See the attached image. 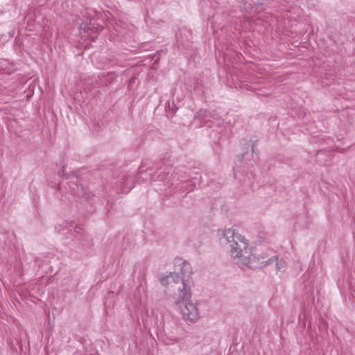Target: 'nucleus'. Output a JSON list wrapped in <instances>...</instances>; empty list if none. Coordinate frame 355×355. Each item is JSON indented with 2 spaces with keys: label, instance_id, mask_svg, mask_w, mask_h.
<instances>
[{
  "label": "nucleus",
  "instance_id": "f257e3e1",
  "mask_svg": "<svg viewBox=\"0 0 355 355\" xmlns=\"http://www.w3.org/2000/svg\"><path fill=\"white\" fill-rule=\"evenodd\" d=\"M181 265L180 272H170L159 279L161 284L167 286L166 293L175 305H181L185 300L191 297V288L193 286L190 263L183 261Z\"/></svg>",
  "mask_w": 355,
  "mask_h": 355
},
{
  "label": "nucleus",
  "instance_id": "f03ea898",
  "mask_svg": "<svg viewBox=\"0 0 355 355\" xmlns=\"http://www.w3.org/2000/svg\"><path fill=\"white\" fill-rule=\"evenodd\" d=\"M223 239L229 245L230 255L235 264L240 268H258L257 257L252 253L249 243L243 236L230 228L223 232Z\"/></svg>",
  "mask_w": 355,
  "mask_h": 355
},
{
  "label": "nucleus",
  "instance_id": "7ed1b4c3",
  "mask_svg": "<svg viewBox=\"0 0 355 355\" xmlns=\"http://www.w3.org/2000/svg\"><path fill=\"white\" fill-rule=\"evenodd\" d=\"M198 306V302L191 300V297L185 300L181 305H176L182 314V318L184 320L192 322H196L199 318V309Z\"/></svg>",
  "mask_w": 355,
  "mask_h": 355
},
{
  "label": "nucleus",
  "instance_id": "20e7f679",
  "mask_svg": "<svg viewBox=\"0 0 355 355\" xmlns=\"http://www.w3.org/2000/svg\"><path fill=\"white\" fill-rule=\"evenodd\" d=\"M156 168L157 171L155 172L154 175H152L151 169H147L146 172L148 173L147 175L149 177L144 178L141 175L144 171L142 169V166L140 167L137 179H141L142 180H148V179H152L154 182H163L165 184V185L171 187L172 185H170V184H167L168 180L169 179H172L171 175L168 176L171 168L168 166H164V168L162 166H157Z\"/></svg>",
  "mask_w": 355,
  "mask_h": 355
},
{
  "label": "nucleus",
  "instance_id": "39448f33",
  "mask_svg": "<svg viewBox=\"0 0 355 355\" xmlns=\"http://www.w3.org/2000/svg\"><path fill=\"white\" fill-rule=\"evenodd\" d=\"M195 117L199 119L203 125L208 127L218 125L220 123V120L216 114H211L207 110L198 112Z\"/></svg>",
  "mask_w": 355,
  "mask_h": 355
},
{
  "label": "nucleus",
  "instance_id": "423d86ee",
  "mask_svg": "<svg viewBox=\"0 0 355 355\" xmlns=\"http://www.w3.org/2000/svg\"><path fill=\"white\" fill-rule=\"evenodd\" d=\"M96 76H90L85 78L82 83V87L86 93H91L94 96L98 93V89L101 87Z\"/></svg>",
  "mask_w": 355,
  "mask_h": 355
},
{
  "label": "nucleus",
  "instance_id": "0eeeda50",
  "mask_svg": "<svg viewBox=\"0 0 355 355\" xmlns=\"http://www.w3.org/2000/svg\"><path fill=\"white\" fill-rule=\"evenodd\" d=\"M192 40V33L190 30L182 28L177 35L178 48L188 49L190 47Z\"/></svg>",
  "mask_w": 355,
  "mask_h": 355
},
{
  "label": "nucleus",
  "instance_id": "6e6552de",
  "mask_svg": "<svg viewBox=\"0 0 355 355\" xmlns=\"http://www.w3.org/2000/svg\"><path fill=\"white\" fill-rule=\"evenodd\" d=\"M80 29L89 35L91 33H99L103 29V26L96 24V20L89 19V21L83 22L80 25Z\"/></svg>",
  "mask_w": 355,
  "mask_h": 355
},
{
  "label": "nucleus",
  "instance_id": "1a4fd4ad",
  "mask_svg": "<svg viewBox=\"0 0 355 355\" xmlns=\"http://www.w3.org/2000/svg\"><path fill=\"white\" fill-rule=\"evenodd\" d=\"M257 141V140L252 141H246L244 146V150H245L243 153L241 154V157H238V159L239 162H243L245 159H247L249 157L252 156L253 153H255L256 155H258L259 152L258 150H255L254 146L255 142Z\"/></svg>",
  "mask_w": 355,
  "mask_h": 355
},
{
  "label": "nucleus",
  "instance_id": "9d476101",
  "mask_svg": "<svg viewBox=\"0 0 355 355\" xmlns=\"http://www.w3.org/2000/svg\"><path fill=\"white\" fill-rule=\"evenodd\" d=\"M172 179H169L167 184L170 185L177 184L178 181L187 182L188 181L189 175L187 173L182 169H175L171 174Z\"/></svg>",
  "mask_w": 355,
  "mask_h": 355
},
{
  "label": "nucleus",
  "instance_id": "9b49d317",
  "mask_svg": "<svg viewBox=\"0 0 355 355\" xmlns=\"http://www.w3.org/2000/svg\"><path fill=\"white\" fill-rule=\"evenodd\" d=\"M273 259L276 261V267L278 270H283L286 268V263L283 260H278L277 257L276 256L272 257L270 259H266L264 257H257V262L258 267H259L260 265L266 266L268 264H270L272 262Z\"/></svg>",
  "mask_w": 355,
  "mask_h": 355
},
{
  "label": "nucleus",
  "instance_id": "f8f14e48",
  "mask_svg": "<svg viewBox=\"0 0 355 355\" xmlns=\"http://www.w3.org/2000/svg\"><path fill=\"white\" fill-rule=\"evenodd\" d=\"M133 182V178L131 176H123L121 178V181L119 183V185L118 187V189L121 193H128L130 192L133 187H135L132 184Z\"/></svg>",
  "mask_w": 355,
  "mask_h": 355
},
{
  "label": "nucleus",
  "instance_id": "ddd939ff",
  "mask_svg": "<svg viewBox=\"0 0 355 355\" xmlns=\"http://www.w3.org/2000/svg\"><path fill=\"white\" fill-rule=\"evenodd\" d=\"M100 86H107L115 80V74L112 72L101 73L96 76Z\"/></svg>",
  "mask_w": 355,
  "mask_h": 355
},
{
  "label": "nucleus",
  "instance_id": "4468645a",
  "mask_svg": "<svg viewBox=\"0 0 355 355\" xmlns=\"http://www.w3.org/2000/svg\"><path fill=\"white\" fill-rule=\"evenodd\" d=\"M76 187L78 191L75 192V195L80 196L81 198L85 199L86 200L90 199L93 196V194L89 191H87L86 189H83V187H81L80 191H79V186L76 185Z\"/></svg>",
  "mask_w": 355,
  "mask_h": 355
},
{
  "label": "nucleus",
  "instance_id": "2eb2a0df",
  "mask_svg": "<svg viewBox=\"0 0 355 355\" xmlns=\"http://www.w3.org/2000/svg\"><path fill=\"white\" fill-rule=\"evenodd\" d=\"M282 10L286 12V15H284V18H287L288 19L293 20L295 19V17L292 15V10H297L295 8H293L292 6H290L289 7L287 6V5H284L282 3Z\"/></svg>",
  "mask_w": 355,
  "mask_h": 355
},
{
  "label": "nucleus",
  "instance_id": "dca6fc26",
  "mask_svg": "<svg viewBox=\"0 0 355 355\" xmlns=\"http://www.w3.org/2000/svg\"><path fill=\"white\" fill-rule=\"evenodd\" d=\"M67 222H63L62 223L55 226V230L58 232L64 230V228H67Z\"/></svg>",
  "mask_w": 355,
  "mask_h": 355
},
{
  "label": "nucleus",
  "instance_id": "f3484780",
  "mask_svg": "<svg viewBox=\"0 0 355 355\" xmlns=\"http://www.w3.org/2000/svg\"><path fill=\"white\" fill-rule=\"evenodd\" d=\"M194 91L198 95H201L203 93L202 87L201 85L197 84L194 87Z\"/></svg>",
  "mask_w": 355,
  "mask_h": 355
},
{
  "label": "nucleus",
  "instance_id": "a211bd4d",
  "mask_svg": "<svg viewBox=\"0 0 355 355\" xmlns=\"http://www.w3.org/2000/svg\"><path fill=\"white\" fill-rule=\"evenodd\" d=\"M59 175H62L63 178H69V175L65 172V166H63L59 172Z\"/></svg>",
  "mask_w": 355,
  "mask_h": 355
},
{
  "label": "nucleus",
  "instance_id": "6ab92c4d",
  "mask_svg": "<svg viewBox=\"0 0 355 355\" xmlns=\"http://www.w3.org/2000/svg\"><path fill=\"white\" fill-rule=\"evenodd\" d=\"M266 4H268V0H259L256 3V5L257 6V8H258L259 6H262Z\"/></svg>",
  "mask_w": 355,
  "mask_h": 355
},
{
  "label": "nucleus",
  "instance_id": "aec40b11",
  "mask_svg": "<svg viewBox=\"0 0 355 355\" xmlns=\"http://www.w3.org/2000/svg\"><path fill=\"white\" fill-rule=\"evenodd\" d=\"M195 187H196V183L193 182V183L188 184V187H187L186 189L188 190L189 191H191L193 190V189Z\"/></svg>",
  "mask_w": 355,
  "mask_h": 355
},
{
  "label": "nucleus",
  "instance_id": "412c9836",
  "mask_svg": "<svg viewBox=\"0 0 355 355\" xmlns=\"http://www.w3.org/2000/svg\"><path fill=\"white\" fill-rule=\"evenodd\" d=\"M80 231H82V228L76 226L74 227L73 232H76V234H80Z\"/></svg>",
  "mask_w": 355,
  "mask_h": 355
},
{
  "label": "nucleus",
  "instance_id": "4be33fe9",
  "mask_svg": "<svg viewBox=\"0 0 355 355\" xmlns=\"http://www.w3.org/2000/svg\"><path fill=\"white\" fill-rule=\"evenodd\" d=\"M135 80V78H131V79L130 80V83H132Z\"/></svg>",
  "mask_w": 355,
  "mask_h": 355
},
{
  "label": "nucleus",
  "instance_id": "5701e85b",
  "mask_svg": "<svg viewBox=\"0 0 355 355\" xmlns=\"http://www.w3.org/2000/svg\"><path fill=\"white\" fill-rule=\"evenodd\" d=\"M96 37V36H95V37H92V40H94V39H95Z\"/></svg>",
  "mask_w": 355,
  "mask_h": 355
}]
</instances>
